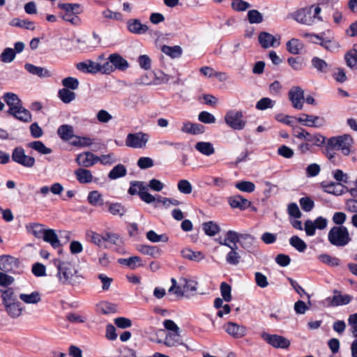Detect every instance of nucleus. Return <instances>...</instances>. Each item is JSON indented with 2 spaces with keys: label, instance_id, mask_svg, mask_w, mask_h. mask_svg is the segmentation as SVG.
I'll return each mask as SVG.
<instances>
[{
  "label": "nucleus",
  "instance_id": "f257e3e1",
  "mask_svg": "<svg viewBox=\"0 0 357 357\" xmlns=\"http://www.w3.org/2000/svg\"><path fill=\"white\" fill-rule=\"evenodd\" d=\"M52 262L56 267V277L61 284L75 285L81 282L82 278L74 264L69 261H61L59 259H54Z\"/></svg>",
  "mask_w": 357,
  "mask_h": 357
},
{
  "label": "nucleus",
  "instance_id": "f03ea898",
  "mask_svg": "<svg viewBox=\"0 0 357 357\" xmlns=\"http://www.w3.org/2000/svg\"><path fill=\"white\" fill-rule=\"evenodd\" d=\"M2 98L9 107L8 112L10 114L23 122L31 121V113L22 106L21 100L17 94L11 92L5 93Z\"/></svg>",
  "mask_w": 357,
  "mask_h": 357
},
{
  "label": "nucleus",
  "instance_id": "7ed1b4c3",
  "mask_svg": "<svg viewBox=\"0 0 357 357\" xmlns=\"http://www.w3.org/2000/svg\"><path fill=\"white\" fill-rule=\"evenodd\" d=\"M328 240L334 246L344 247L351 242V238L346 227L334 226L328 231Z\"/></svg>",
  "mask_w": 357,
  "mask_h": 357
},
{
  "label": "nucleus",
  "instance_id": "20e7f679",
  "mask_svg": "<svg viewBox=\"0 0 357 357\" xmlns=\"http://www.w3.org/2000/svg\"><path fill=\"white\" fill-rule=\"evenodd\" d=\"M353 137L348 134L331 137L328 139V146L340 151L344 155H349L352 152Z\"/></svg>",
  "mask_w": 357,
  "mask_h": 357
},
{
  "label": "nucleus",
  "instance_id": "39448f33",
  "mask_svg": "<svg viewBox=\"0 0 357 357\" xmlns=\"http://www.w3.org/2000/svg\"><path fill=\"white\" fill-rule=\"evenodd\" d=\"M224 120L229 127L236 130H243L246 125V121L243 118V113L241 110L231 109L227 111Z\"/></svg>",
  "mask_w": 357,
  "mask_h": 357
},
{
  "label": "nucleus",
  "instance_id": "423d86ee",
  "mask_svg": "<svg viewBox=\"0 0 357 357\" xmlns=\"http://www.w3.org/2000/svg\"><path fill=\"white\" fill-rule=\"evenodd\" d=\"M130 195L137 194L140 199L147 203L151 204L155 202V196L148 192V187L142 181H135L131 183V186L128 190Z\"/></svg>",
  "mask_w": 357,
  "mask_h": 357
},
{
  "label": "nucleus",
  "instance_id": "0eeeda50",
  "mask_svg": "<svg viewBox=\"0 0 357 357\" xmlns=\"http://www.w3.org/2000/svg\"><path fill=\"white\" fill-rule=\"evenodd\" d=\"M149 140V135L142 132L129 133L126 139V145L133 149H144Z\"/></svg>",
  "mask_w": 357,
  "mask_h": 357
},
{
  "label": "nucleus",
  "instance_id": "6e6552de",
  "mask_svg": "<svg viewBox=\"0 0 357 357\" xmlns=\"http://www.w3.org/2000/svg\"><path fill=\"white\" fill-rule=\"evenodd\" d=\"M261 337L268 344L276 349H287L291 344L289 340L279 335L263 332Z\"/></svg>",
  "mask_w": 357,
  "mask_h": 357
},
{
  "label": "nucleus",
  "instance_id": "1a4fd4ad",
  "mask_svg": "<svg viewBox=\"0 0 357 357\" xmlns=\"http://www.w3.org/2000/svg\"><path fill=\"white\" fill-rule=\"evenodd\" d=\"M14 162L28 168H31L35 165V158L25 154V151L22 147L15 148L12 154Z\"/></svg>",
  "mask_w": 357,
  "mask_h": 357
},
{
  "label": "nucleus",
  "instance_id": "9d476101",
  "mask_svg": "<svg viewBox=\"0 0 357 357\" xmlns=\"http://www.w3.org/2000/svg\"><path fill=\"white\" fill-rule=\"evenodd\" d=\"M288 97L295 109H303L305 102L304 91L300 86L292 87L288 93Z\"/></svg>",
  "mask_w": 357,
  "mask_h": 357
},
{
  "label": "nucleus",
  "instance_id": "9b49d317",
  "mask_svg": "<svg viewBox=\"0 0 357 357\" xmlns=\"http://www.w3.org/2000/svg\"><path fill=\"white\" fill-rule=\"evenodd\" d=\"M312 8L313 6L298 9L294 13V19L302 24L308 26L313 24Z\"/></svg>",
  "mask_w": 357,
  "mask_h": 357
},
{
  "label": "nucleus",
  "instance_id": "f8f14e48",
  "mask_svg": "<svg viewBox=\"0 0 357 357\" xmlns=\"http://www.w3.org/2000/svg\"><path fill=\"white\" fill-rule=\"evenodd\" d=\"M75 161L79 166L87 168L98 162V156L91 152L86 151L78 154Z\"/></svg>",
  "mask_w": 357,
  "mask_h": 357
},
{
  "label": "nucleus",
  "instance_id": "ddd939ff",
  "mask_svg": "<svg viewBox=\"0 0 357 357\" xmlns=\"http://www.w3.org/2000/svg\"><path fill=\"white\" fill-rule=\"evenodd\" d=\"M225 331L234 338H241L246 335V327L243 325H238L234 322H228L225 326Z\"/></svg>",
  "mask_w": 357,
  "mask_h": 357
},
{
  "label": "nucleus",
  "instance_id": "4468645a",
  "mask_svg": "<svg viewBox=\"0 0 357 357\" xmlns=\"http://www.w3.org/2000/svg\"><path fill=\"white\" fill-rule=\"evenodd\" d=\"M181 131L183 133L196 135L204 133L205 128L202 124L194 123L190 121H185L182 123Z\"/></svg>",
  "mask_w": 357,
  "mask_h": 357
},
{
  "label": "nucleus",
  "instance_id": "2eb2a0df",
  "mask_svg": "<svg viewBox=\"0 0 357 357\" xmlns=\"http://www.w3.org/2000/svg\"><path fill=\"white\" fill-rule=\"evenodd\" d=\"M240 245L250 253L255 254L257 251L255 238L249 234H243L241 238Z\"/></svg>",
  "mask_w": 357,
  "mask_h": 357
},
{
  "label": "nucleus",
  "instance_id": "dca6fc26",
  "mask_svg": "<svg viewBox=\"0 0 357 357\" xmlns=\"http://www.w3.org/2000/svg\"><path fill=\"white\" fill-rule=\"evenodd\" d=\"M19 266V261L10 255H1V271L6 272H15Z\"/></svg>",
  "mask_w": 357,
  "mask_h": 357
},
{
  "label": "nucleus",
  "instance_id": "f3484780",
  "mask_svg": "<svg viewBox=\"0 0 357 357\" xmlns=\"http://www.w3.org/2000/svg\"><path fill=\"white\" fill-rule=\"evenodd\" d=\"M78 70L84 73L95 74L99 72L98 63L91 60H86L76 64Z\"/></svg>",
  "mask_w": 357,
  "mask_h": 357
},
{
  "label": "nucleus",
  "instance_id": "a211bd4d",
  "mask_svg": "<svg viewBox=\"0 0 357 357\" xmlns=\"http://www.w3.org/2000/svg\"><path fill=\"white\" fill-rule=\"evenodd\" d=\"M127 26L128 30L135 34H144L148 30L147 25L142 24L137 19H131L127 22Z\"/></svg>",
  "mask_w": 357,
  "mask_h": 357
},
{
  "label": "nucleus",
  "instance_id": "6ab92c4d",
  "mask_svg": "<svg viewBox=\"0 0 357 357\" xmlns=\"http://www.w3.org/2000/svg\"><path fill=\"white\" fill-rule=\"evenodd\" d=\"M334 296L332 298L328 299L331 301V305L332 306H339L347 305L352 300V296L348 294H342L339 291L335 290Z\"/></svg>",
  "mask_w": 357,
  "mask_h": 357
},
{
  "label": "nucleus",
  "instance_id": "aec40b11",
  "mask_svg": "<svg viewBox=\"0 0 357 357\" xmlns=\"http://www.w3.org/2000/svg\"><path fill=\"white\" fill-rule=\"evenodd\" d=\"M19 298L25 304L36 305L41 301V294L39 291H35L31 293H22Z\"/></svg>",
  "mask_w": 357,
  "mask_h": 357
},
{
  "label": "nucleus",
  "instance_id": "412c9836",
  "mask_svg": "<svg viewBox=\"0 0 357 357\" xmlns=\"http://www.w3.org/2000/svg\"><path fill=\"white\" fill-rule=\"evenodd\" d=\"M79 183L82 184L90 183L93 181V176L90 170L79 167L74 172Z\"/></svg>",
  "mask_w": 357,
  "mask_h": 357
},
{
  "label": "nucleus",
  "instance_id": "4be33fe9",
  "mask_svg": "<svg viewBox=\"0 0 357 357\" xmlns=\"http://www.w3.org/2000/svg\"><path fill=\"white\" fill-rule=\"evenodd\" d=\"M180 282L185 294V297L190 298L195 295V293L197 291V282L192 280H188L186 278H181Z\"/></svg>",
  "mask_w": 357,
  "mask_h": 357
},
{
  "label": "nucleus",
  "instance_id": "5701e85b",
  "mask_svg": "<svg viewBox=\"0 0 357 357\" xmlns=\"http://www.w3.org/2000/svg\"><path fill=\"white\" fill-rule=\"evenodd\" d=\"M108 59H110L114 70H125L129 66L128 61L119 54H110Z\"/></svg>",
  "mask_w": 357,
  "mask_h": 357
},
{
  "label": "nucleus",
  "instance_id": "b1692460",
  "mask_svg": "<svg viewBox=\"0 0 357 357\" xmlns=\"http://www.w3.org/2000/svg\"><path fill=\"white\" fill-rule=\"evenodd\" d=\"M24 68L31 74L37 75L40 77H50L52 73L45 68L36 66L31 63H26Z\"/></svg>",
  "mask_w": 357,
  "mask_h": 357
},
{
  "label": "nucleus",
  "instance_id": "393cba45",
  "mask_svg": "<svg viewBox=\"0 0 357 357\" xmlns=\"http://www.w3.org/2000/svg\"><path fill=\"white\" fill-rule=\"evenodd\" d=\"M231 208L245 209L251 205V202L241 195L233 196L229 199Z\"/></svg>",
  "mask_w": 357,
  "mask_h": 357
},
{
  "label": "nucleus",
  "instance_id": "a878e982",
  "mask_svg": "<svg viewBox=\"0 0 357 357\" xmlns=\"http://www.w3.org/2000/svg\"><path fill=\"white\" fill-rule=\"evenodd\" d=\"M4 307L7 314L12 318H17L22 313L23 307L17 301L8 303Z\"/></svg>",
  "mask_w": 357,
  "mask_h": 357
},
{
  "label": "nucleus",
  "instance_id": "bb28decb",
  "mask_svg": "<svg viewBox=\"0 0 357 357\" xmlns=\"http://www.w3.org/2000/svg\"><path fill=\"white\" fill-rule=\"evenodd\" d=\"M137 250L143 255L158 258L161 255L162 251L156 246L147 245H138Z\"/></svg>",
  "mask_w": 357,
  "mask_h": 357
},
{
  "label": "nucleus",
  "instance_id": "cd10ccee",
  "mask_svg": "<svg viewBox=\"0 0 357 357\" xmlns=\"http://www.w3.org/2000/svg\"><path fill=\"white\" fill-rule=\"evenodd\" d=\"M26 231L37 238H42L47 229L40 223H31L26 225Z\"/></svg>",
  "mask_w": 357,
  "mask_h": 357
},
{
  "label": "nucleus",
  "instance_id": "c85d7f7f",
  "mask_svg": "<svg viewBox=\"0 0 357 357\" xmlns=\"http://www.w3.org/2000/svg\"><path fill=\"white\" fill-rule=\"evenodd\" d=\"M42 238L45 242L49 243L54 248L61 247V242L54 229H47Z\"/></svg>",
  "mask_w": 357,
  "mask_h": 357
},
{
  "label": "nucleus",
  "instance_id": "c756f323",
  "mask_svg": "<svg viewBox=\"0 0 357 357\" xmlns=\"http://www.w3.org/2000/svg\"><path fill=\"white\" fill-rule=\"evenodd\" d=\"M258 40L261 47L266 49L274 47L276 43V38L272 34L267 32L260 33Z\"/></svg>",
  "mask_w": 357,
  "mask_h": 357
},
{
  "label": "nucleus",
  "instance_id": "7c9ffc66",
  "mask_svg": "<svg viewBox=\"0 0 357 357\" xmlns=\"http://www.w3.org/2000/svg\"><path fill=\"white\" fill-rule=\"evenodd\" d=\"M230 250L226 255V261L230 265L236 266L241 259L240 254L237 252L238 245H232V247H230Z\"/></svg>",
  "mask_w": 357,
  "mask_h": 357
},
{
  "label": "nucleus",
  "instance_id": "2f4dec72",
  "mask_svg": "<svg viewBox=\"0 0 357 357\" xmlns=\"http://www.w3.org/2000/svg\"><path fill=\"white\" fill-rule=\"evenodd\" d=\"M57 133L63 141H69L74 136L73 128L70 125H62L58 128Z\"/></svg>",
  "mask_w": 357,
  "mask_h": 357
},
{
  "label": "nucleus",
  "instance_id": "473e14b6",
  "mask_svg": "<svg viewBox=\"0 0 357 357\" xmlns=\"http://www.w3.org/2000/svg\"><path fill=\"white\" fill-rule=\"evenodd\" d=\"M181 337L179 332H169L163 341V344L167 347H175L180 344Z\"/></svg>",
  "mask_w": 357,
  "mask_h": 357
},
{
  "label": "nucleus",
  "instance_id": "72a5a7b5",
  "mask_svg": "<svg viewBox=\"0 0 357 357\" xmlns=\"http://www.w3.org/2000/svg\"><path fill=\"white\" fill-rule=\"evenodd\" d=\"M303 48V44L296 38H292L287 43V50L292 54H298Z\"/></svg>",
  "mask_w": 357,
  "mask_h": 357
},
{
  "label": "nucleus",
  "instance_id": "f704fd0d",
  "mask_svg": "<svg viewBox=\"0 0 357 357\" xmlns=\"http://www.w3.org/2000/svg\"><path fill=\"white\" fill-rule=\"evenodd\" d=\"M27 147L32 149L42 155H47L52 152V149L45 146L41 141H34L27 144Z\"/></svg>",
  "mask_w": 357,
  "mask_h": 357
},
{
  "label": "nucleus",
  "instance_id": "c9c22d12",
  "mask_svg": "<svg viewBox=\"0 0 357 357\" xmlns=\"http://www.w3.org/2000/svg\"><path fill=\"white\" fill-rule=\"evenodd\" d=\"M195 149L201 153L209 156L215 153V149L210 142H199L195 144Z\"/></svg>",
  "mask_w": 357,
  "mask_h": 357
},
{
  "label": "nucleus",
  "instance_id": "e433bc0d",
  "mask_svg": "<svg viewBox=\"0 0 357 357\" xmlns=\"http://www.w3.org/2000/svg\"><path fill=\"white\" fill-rule=\"evenodd\" d=\"M127 169L122 164L116 165L109 173L108 177L111 180H116L119 178L126 176Z\"/></svg>",
  "mask_w": 357,
  "mask_h": 357
},
{
  "label": "nucleus",
  "instance_id": "4c0bfd02",
  "mask_svg": "<svg viewBox=\"0 0 357 357\" xmlns=\"http://www.w3.org/2000/svg\"><path fill=\"white\" fill-rule=\"evenodd\" d=\"M182 256L188 259L199 261L204 258V255L202 252H194L189 248H185L181 251Z\"/></svg>",
  "mask_w": 357,
  "mask_h": 357
},
{
  "label": "nucleus",
  "instance_id": "58836bf2",
  "mask_svg": "<svg viewBox=\"0 0 357 357\" xmlns=\"http://www.w3.org/2000/svg\"><path fill=\"white\" fill-rule=\"evenodd\" d=\"M87 200L93 206H102L104 204L102 195L97 190L90 192Z\"/></svg>",
  "mask_w": 357,
  "mask_h": 357
},
{
  "label": "nucleus",
  "instance_id": "ea45409f",
  "mask_svg": "<svg viewBox=\"0 0 357 357\" xmlns=\"http://www.w3.org/2000/svg\"><path fill=\"white\" fill-rule=\"evenodd\" d=\"M162 52L169 56L171 58L176 59L181 56L182 54V49L179 46L170 47L168 45H163L162 47Z\"/></svg>",
  "mask_w": 357,
  "mask_h": 357
},
{
  "label": "nucleus",
  "instance_id": "a19ab883",
  "mask_svg": "<svg viewBox=\"0 0 357 357\" xmlns=\"http://www.w3.org/2000/svg\"><path fill=\"white\" fill-rule=\"evenodd\" d=\"M58 96L64 103H70L75 99L76 95L71 90L63 88L58 92Z\"/></svg>",
  "mask_w": 357,
  "mask_h": 357
},
{
  "label": "nucleus",
  "instance_id": "79ce46f5",
  "mask_svg": "<svg viewBox=\"0 0 357 357\" xmlns=\"http://www.w3.org/2000/svg\"><path fill=\"white\" fill-rule=\"evenodd\" d=\"M202 228L205 234L210 236H215L220 231L219 226L213 221L204 222L202 225Z\"/></svg>",
  "mask_w": 357,
  "mask_h": 357
},
{
  "label": "nucleus",
  "instance_id": "37998d69",
  "mask_svg": "<svg viewBox=\"0 0 357 357\" xmlns=\"http://www.w3.org/2000/svg\"><path fill=\"white\" fill-rule=\"evenodd\" d=\"M289 243L300 252H304L307 248V244L298 236H293L289 239Z\"/></svg>",
  "mask_w": 357,
  "mask_h": 357
},
{
  "label": "nucleus",
  "instance_id": "c03bdc74",
  "mask_svg": "<svg viewBox=\"0 0 357 357\" xmlns=\"http://www.w3.org/2000/svg\"><path fill=\"white\" fill-rule=\"evenodd\" d=\"M1 298L4 305L17 301L13 288H7L5 290L1 289Z\"/></svg>",
  "mask_w": 357,
  "mask_h": 357
},
{
  "label": "nucleus",
  "instance_id": "a18cd8bd",
  "mask_svg": "<svg viewBox=\"0 0 357 357\" xmlns=\"http://www.w3.org/2000/svg\"><path fill=\"white\" fill-rule=\"evenodd\" d=\"M235 187L241 192H252L255 190V185L254 183L248 181H242L235 184Z\"/></svg>",
  "mask_w": 357,
  "mask_h": 357
},
{
  "label": "nucleus",
  "instance_id": "49530a36",
  "mask_svg": "<svg viewBox=\"0 0 357 357\" xmlns=\"http://www.w3.org/2000/svg\"><path fill=\"white\" fill-rule=\"evenodd\" d=\"M172 286L168 289V292L169 294L173 293L178 297H185V292L183 291V287L180 283L178 285L177 284V281L175 278L171 279Z\"/></svg>",
  "mask_w": 357,
  "mask_h": 357
},
{
  "label": "nucleus",
  "instance_id": "de8ad7c7",
  "mask_svg": "<svg viewBox=\"0 0 357 357\" xmlns=\"http://www.w3.org/2000/svg\"><path fill=\"white\" fill-rule=\"evenodd\" d=\"M318 259L322 263L330 265L331 266H337L340 263V260L338 258L331 257L328 254H321L318 256Z\"/></svg>",
  "mask_w": 357,
  "mask_h": 357
},
{
  "label": "nucleus",
  "instance_id": "09e8293b",
  "mask_svg": "<svg viewBox=\"0 0 357 357\" xmlns=\"http://www.w3.org/2000/svg\"><path fill=\"white\" fill-rule=\"evenodd\" d=\"M87 239L92 243L100 247L104 242V234H99L93 231H90L86 234Z\"/></svg>",
  "mask_w": 357,
  "mask_h": 357
},
{
  "label": "nucleus",
  "instance_id": "8fccbe9b",
  "mask_svg": "<svg viewBox=\"0 0 357 357\" xmlns=\"http://www.w3.org/2000/svg\"><path fill=\"white\" fill-rule=\"evenodd\" d=\"M62 85L65 89L69 90H76L79 87V80L77 78L73 77H68L62 79Z\"/></svg>",
  "mask_w": 357,
  "mask_h": 357
},
{
  "label": "nucleus",
  "instance_id": "3c124183",
  "mask_svg": "<svg viewBox=\"0 0 357 357\" xmlns=\"http://www.w3.org/2000/svg\"><path fill=\"white\" fill-rule=\"evenodd\" d=\"M312 64L318 71L321 73H326L328 70V65L327 63L319 57H314L312 59Z\"/></svg>",
  "mask_w": 357,
  "mask_h": 357
},
{
  "label": "nucleus",
  "instance_id": "603ef678",
  "mask_svg": "<svg viewBox=\"0 0 357 357\" xmlns=\"http://www.w3.org/2000/svg\"><path fill=\"white\" fill-rule=\"evenodd\" d=\"M248 20L250 24H259L263 21V15L257 10H250L248 13Z\"/></svg>",
  "mask_w": 357,
  "mask_h": 357
},
{
  "label": "nucleus",
  "instance_id": "864d4df0",
  "mask_svg": "<svg viewBox=\"0 0 357 357\" xmlns=\"http://www.w3.org/2000/svg\"><path fill=\"white\" fill-rule=\"evenodd\" d=\"M306 141L312 143L315 146H319L325 142V137L319 134L311 135L306 132Z\"/></svg>",
  "mask_w": 357,
  "mask_h": 357
},
{
  "label": "nucleus",
  "instance_id": "5fc2aeb1",
  "mask_svg": "<svg viewBox=\"0 0 357 357\" xmlns=\"http://www.w3.org/2000/svg\"><path fill=\"white\" fill-rule=\"evenodd\" d=\"M11 24L15 26H19L26 29L33 30L35 29L33 22L25 20L14 19Z\"/></svg>",
  "mask_w": 357,
  "mask_h": 357
},
{
  "label": "nucleus",
  "instance_id": "6e6d98bb",
  "mask_svg": "<svg viewBox=\"0 0 357 357\" xmlns=\"http://www.w3.org/2000/svg\"><path fill=\"white\" fill-rule=\"evenodd\" d=\"M347 65L350 67H354L357 63V50L352 49L345 55Z\"/></svg>",
  "mask_w": 357,
  "mask_h": 357
},
{
  "label": "nucleus",
  "instance_id": "4d7b16f0",
  "mask_svg": "<svg viewBox=\"0 0 357 357\" xmlns=\"http://www.w3.org/2000/svg\"><path fill=\"white\" fill-rule=\"evenodd\" d=\"M146 238L153 243L167 242L168 238L165 235H158L153 230H150L146 233Z\"/></svg>",
  "mask_w": 357,
  "mask_h": 357
},
{
  "label": "nucleus",
  "instance_id": "13d9d810",
  "mask_svg": "<svg viewBox=\"0 0 357 357\" xmlns=\"http://www.w3.org/2000/svg\"><path fill=\"white\" fill-rule=\"evenodd\" d=\"M275 101L269 98H263L260 99L256 104V108L259 110H264L268 108H273Z\"/></svg>",
  "mask_w": 357,
  "mask_h": 357
},
{
  "label": "nucleus",
  "instance_id": "bf43d9fd",
  "mask_svg": "<svg viewBox=\"0 0 357 357\" xmlns=\"http://www.w3.org/2000/svg\"><path fill=\"white\" fill-rule=\"evenodd\" d=\"M15 50L7 47L1 52V62L10 63L15 59Z\"/></svg>",
  "mask_w": 357,
  "mask_h": 357
},
{
  "label": "nucleus",
  "instance_id": "052dcab7",
  "mask_svg": "<svg viewBox=\"0 0 357 357\" xmlns=\"http://www.w3.org/2000/svg\"><path fill=\"white\" fill-rule=\"evenodd\" d=\"M178 190L183 194L189 195L192 191V186L188 181L182 179L178 183Z\"/></svg>",
  "mask_w": 357,
  "mask_h": 357
},
{
  "label": "nucleus",
  "instance_id": "680f3d73",
  "mask_svg": "<svg viewBox=\"0 0 357 357\" xmlns=\"http://www.w3.org/2000/svg\"><path fill=\"white\" fill-rule=\"evenodd\" d=\"M231 287L227 283L223 282L220 284L221 295L226 302H229L231 300Z\"/></svg>",
  "mask_w": 357,
  "mask_h": 357
},
{
  "label": "nucleus",
  "instance_id": "e2e57ef3",
  "mask_svg": "<svg viewBox=\"0 0 357 357\" xmlns=\"http://www.w3.org/2000/svg\"><path fill=\"white\" fill-rule=\"evenodd\" d=\"M226 235L227 236V240H229V242L231 245H237V243H240L243 234L238 233L233 230H229L227 231Z\"/></svg>",
  "mask_w": 357,
  "mask_h": 357
},
{
  "label": "nucleus",
  "instance_id": "0e129e2a",
  "mask_svg": "<svg viewBox=\"0 0 357 357\" xmlns=\"http://www.w3.org/2000/svg\"><path fill=\"white\" fill-rule=\"evenodd\" d=\"M109 211L114 215L122 216L125 214L126 211L121 204L113 203L109 205Z\"/></svg>",
  "mask_w": 357,
  "mask_h": 357
},
{
  "label": "nucleus",
  "instance_id": "69168bd1",
  "mask_svg": "<svg viewBox=\"0 0 357 357\" xmlns=\"http://www.w3.org/2000/svg\"><path fill=\"white\" fill-rule=\"evenodd\" d=\"M198 119L199 121L207 124L214 123L216 120L212 114L206 111L201 112L199 114Z\"/></svg>",
  "mask_w": 357,
  "mask_h": 357
},
{
  "label": "nucleus",
  "instance_id": "338daca9",
  "mask_svg": "<svg viewBox=\"0 0 357 357\" xmlns=\"http://www.w3.org/2000/svg\"><path fill=\"white\" fill-rule=\"evenodd\" d=\"M102 15L104 18L114 20L116 21H121L123 20V16L121 13L118 12H114L109 9H105L102 12Z\"/></svg>",
  "mask_w": 357,
  "mask_h": 357
},
{
  "label": "nucleus",
  "instance_id": "774afa93",
  "mask_svg": "<svg viewBox=\"0 0 357 357\" xmlns=\"http://www.w3.org/2000/svg\"><path fill=\"white\" fill-rule=\"evenodd\" d=\"M300 205L301 208L305 211H310L314 206V202L308 197H304L300 199L299 200Z\"/></svg>",
  "mask_w": 357,
  "mask_h": 357
}]
</instances>
